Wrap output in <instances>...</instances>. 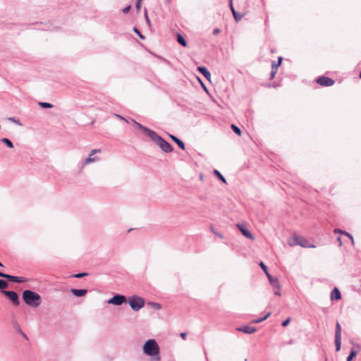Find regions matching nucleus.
Instances as JSON below:
<instances>
[{
	"label": "nucleus",
	"mask_w": 361,
	"mask_h": 361,
	"mask_svg": "<svg viewBox=\"0 0 361 361\" xmlns=\"http://www.w3.org/2000/svg\"><path fill=\"white\" fill-rule=\"evenodd\" d=\"M357 355V351L355 350L353 348L350 350V354L347 357V361H352L353 358Z\"/></svg>",
	"instance_id": "obj_24"
},
{
	"label": "nucleus",
	"mask_w": 361,
	"mask_h": 361,
	"mask_svg": "<svg viewBox=\"0 0 361 361\" xmlns=\"http://www.w3.org/2000/svg\"><path fill=\"white\" fill-rule=\"evenodd\" d=\"M127 302V298L124 295L116 294L108 300V304H113L115 305H121Z\"/></svg>",
	"instance_id": "obj_6"
},
{
	"label": "nucleus",
	"mask_w": 361,
	"mask_h": 361,
	"mask_svg": "<svg viewBox=\"0 0 361 361\" xmlns=\"http://www.w3.org/2000/svg\"><path fill=\"white\" fill-rule=\"evenodd\" d=\"M71 292L73 293V295L76 297H82L84 296L87 293V290L71 288Z\"/></svg>",
	"instance_id": "obj_16"
},
{
	"label": "nucleus",
	"mask_w": 361,
	"mask_h": 361,
	"mask_svg": "<svg viewBox=\"0 0 361 361\" xmlns=\"http://www.w3.org/2000/svg\"><path fill=\"white\" fill-rule=\"evenodd\" d=\"M134 126L138 130H142L145 134H146L149 138L152 137V135L154 134L155 131L142 126V124L139 123L138 122L133 121Z\"/></svg>",
	"instance_id": "obj_10"
},
{
	"label": "nucleus",
	"mask_w": 361,
	"mask_h": 361,
	"mask_svg": "<svg viewBox=\"0 0 361 361\" xmlns=\"http://www.w3.org/2000/svg\"><path fill=\"white\" fill-rule=\"evenodd\" d=\"M145 17L146 18V20L148 23H149V18L148 17V15H147V10L145 9Z\"/></svg>",
	"instance_id": "obj_43"
},
{
	"label": "nucleus",
	"mask_w": 361,
	"mask_h": 361,
	"mask_svg": "<svg viewBox=\"0 0 361 361\" xmlns=\"http://www.w3.org/2000/svg\"><path fill=\"white\" fill-rule=\"evenodd\" d=\"M39 106H41L43 109H50L52 108L54 106L53 104L48 103V102H39Z\"/></svg>",
	"instance_id": "obj_28"
},
{
	"label": "nucleus",
	"mask_w": 361,
	"mask_h": 361,
	"mask_svg": "<svg viewBox=\"0 0 361 361\" xmlns=\"http://www.w3.org/2000/svg\"><path fill=\"white\" fill-rule=\"evenodd\" d=\"M316 82L323 87H330L335 83V81L333 79L326 76L319 77Z\"/></svg>",
	"instance_id": "obj_9"
},
{
	"label": "nucleus",
	"mask_w": 361,
	"mask_h": 361,
	"mask_svg": "<svg viewBox=\"0 0 361 361\" xmlns=\"http://www.w3.org/2000/svg\"><path fill=\"white\" fill-rule=\"evenodd\" d=\"M238 331L243 332L245 334H251L256 331V328L254 326L245 325L237 329Z\"/></svg>",
	"instance_id": "obj_14"
},
{
	"label": "nucleus",
	"mask_w": 361,
	"mask_h": 361,
	"mask_svg": "<svg viewBox=\"0 0 361 361\" xmlns=\"http://www.w3.org/2000/svg\"><path fill=\"white\" fill-rule=\"evenodd\" d=\"M149 305L154 310H158L161 308V305L158 302H150Z\"/></svg>",
	"instance_id": "obj_29"
},
{
	"label": "nucleus",
	"mask_w": 361,
	"mask_h": 361,
	"mask_svg": "<svg viewBox=\"0 0 361 361\" xmlns=\"http://www.w3.org/2000/svg\"><path fill=\"white\" fill-rule=\"evenodd\" d=\"M267 278L270 284L274 288V293L276 295H281V286L279 281L278 278L273 277L270 274H267Z\"/></svg>",
	"instance_id": "obj_5"
},
{
	"label": "nucleus",
	"mask_w": 361,
	"mask_h": 361,
	"mask_svg": "<svg viewBox=\"0 0 361 361\" xmlns=\"http://www.w3.org/2000/svg\"><path fill=\"white\" fill-rule=\"evenodd\" d=\"M231 129L233 130V132L235 133H236L238 135H241V130L240 129L236 126L234 124H232L231 125Z\"/></svg>",
	"instance_id": "obj_31"
},
{
	"label": "nucleus",
	"mask_w": 361,
	"mask_h": 361,
	"mask_svg": "<svg viewBox=\"0 0 361 361\" xmlns=\"http://www.w3.org/2000/svg\"><path fill=\"white\" fill-rule=\"evenodd\" d=\"M144 354L151 357L154 361L161 360L160 348L155 339L147 340L142 346Z\"/></svg>",
	"instance_id": "obj_1"
},
{
	"label": "nucleus",
	"mask_w": 361,
	"mask_h": 361,
	"mask_svg": "<svg viewBox=\"0 0 361 361\" xmlns=\"http://www.w3.org/2000/svg\"><path fill=\"white\" fill-rule=\"evenodd\" d=\"M100 152H101V149H92L90 152L88 157L87 159H85L84 161H82V166H84L87 164H91V163L97 161L99 160V158L97 157H94V155L97 153H100Z\"/></svg>",
	"instance_id": "obj_7"
},
{
	"label": "nucleus",
	"mask_w": 361,
	"mask_h": 361,
	"mask_svg": "<svg viewBox=\"0 0 361 361\" xmlns=\"http://www.w3.org/2000/svg\"><path fill=\"white\" fill-rule=\"evenodd\" d=\"M9 119L15 123H18L15 118H10Z\"/></svg>",
	"instance_id": "obj_50"
},
{
	"label": "nucleus",
	"mask_w": 361,
	"mask_h": 361,
	"mask_svg": "<svg viewBox=\"0 0 361 361\" xmlns=\"http://www.w3.org/2000/svg\"><path fill=\"white\" fill-rule=\"evenodd\" d=\"M130 8L131 6H128L126 7H125L123 9V13H128L129 12V11L130 10Z\"/></svg>",
	"instance_id": "obj_39"
},
{
	"label": "nucleus",
	"mask_w": 361,
	"mask_h": 361,
	"mask_svg": "<svg viewBox=\"0 0 361 361\" xmlns=\"http://www.w3.org/2000/svg\"><path fill=\"white\" fill-rule=\"evenodd\" d=\"M177 42L183 47H185L187 46V42L185 37L180 34L177 35Z\"/></svg>",
	"instance_id": "obj_21"
},
{
	"label": "nucleus",
	"mask_w": 361,
	"mask_h": 361,
	"mask_svg": "<svg viewBox=\"0 0 361 361\" xmlns=\"http://www.w3.org/2000/svg\"><path fill=\"white\" fill-rule=\"evenodd\" d=\"M8 286V283L4 279H0V289L4 290Z\"/></svg>",
	"instance_id": "obj_30"
},
{
	"label": "nucleus",
	"mask_w": 361,
	"mask_h": 361,
	"mask_svg": "<svg viewBox=\"0 0 361 361\" xmlns=\"http://www.w3.org/2000/svg\"><path fill=\"white\" fill-rule=\"evenodd\" d=\"M290 317H288V318H287L286 319H285V320L282 322L281 326H283V327H285V326H288V324L290 323Z\"/></svg>",
	"instance_id": "obj_36"
},
{
	"label": "nucleus",
	"mask_w": 361,
	"mask_h": 361,
	"mask_svg": "<svg viewBox=\"0 0 361 361\" xmlns=\"http://www.w3.org/2000/svg\"><path fill=\"white\" fill-rule=\"evenodd\" d=\"M212 231L214 234L217 235L219 238H224V235H223L222 234H221V233H218V232H216V231H215L214 229H212Z\"/></svg>",
	"instance_id": "obj_41"
},
{
	"label": "nucleus",
	"mask_w": 361,
	"mask_h": 361,
	"mask_svg": "<svg viewBox=\"0 0 361 361\" xmlns=\"http://www.w3.org/2000/svg\"><path fill=\"white\" fill-rule=\"evenodd\" d=\"M142 0H137L136 3V8L139 10L140 8V4Z\"/></svg>",
	"instance_id": "obj_42"
},
{
	"label": "nucleus",
	"mask_w": 361,
	"mask_h": 361,
	"mask_svg": "<svg viewBox=\"0 0 361 361\" xmlns=\"http://www.w3.org/2000/svg\"><path fill=\"white\" fill-rule=\"evenodd\" d=\"M236 226L245 237L251 240L254 239L253 235L250 232V231L246 228L245 225L238 224Z\"/></svg>",
	"instance_id": "obj_11"
},
{
	"label": "nucleus",
	"mask_w": 361,
	"mask_h": 361,
	"mask_svg": "<svg viewBox=\"0 0 361 361\" xmlns=\"http://www.w3.org/2000/svg\"><path fill=\"white\" fill-rule=\"evenodd\" d=\"M115 116H116V117L119 118H120V119H121V120H123V121H127V120H126L124 117H123V116H120V115H118V114H115Z\"/></svg>",
	"instance_id": "obj_47"
},
{
	"label": "nucleus",
	"mask_w": 361,
	"mask_h": 361,
	"mask_svg": "<svg viewBox=\"0 0 361 361\" xmlns=\"http://www.w3.org/2000/svg\"><path fill=\"white\" fill-rule=\"evenodd\" d=\"M128 303L133 310L138 311L144 307L145 300L140 296L133 295L128 298Z\"/></svg>",
	"instance_id": "obj_4"
},
{
	"label": "nucleus",
	"mask_w": 361,
	"mask_h": 361,
	"mask_svg": "<svg viewBox=\"0 0 361 361\" xmlns=\"http://www.w3.org/2000/svg\"><path fill=\"white\" fill-rule=\"evenodd\" d=\"M169 137L174 142H176L178 145V147L180 149H185V144L182 140H180L178 137L173 135H169Z\"/></svg>",
	"instance_id": "obj_19"
},
{
	"label": "nucleus",
	"mask_w": 361,
	"mask_h": 361,
	"mask_svg": "<svg viewBox=\"0 0 361 361\" xmlns=\"http://www.w3.org/2000/svg\"><path fill=\"white\" fill-rule=\"evenodd\" d=\"M133 31L139 36L140 39H143L145 38V37L141 34L137 28L134 27Z\"/></svg>",
	"instance_id": "obj_34"
},
{
	"label": "nucleus",
	"mask_w": 361,
	"mask_h": 361,
	"mask_svg": "<svg viewBox=\"0 0 361 361\" xmlns=\"http://www.w3.org/2000/svg\"><path fill=\"white\" fill-rule=\"evenodd\" d=\"M221 32V30L219 28H215L214 30H213V34L214 35H216L218 34H219Z\"/></svg>",
	"instance_id": "obj_40"
},
{
	"label": "nucleus",
	"mask_w": 361,
	"mask_h": 361,
	"mask_svg": "<svg viewBox=\"0 0 361 361\" xmlns=\"http://www.w3.org/2000/svg\"><path fill=\"white\" fill-rule=\"evenodd\" d=\"M13 327L16 330V331L18 332L19 334L23 331L21 330V328L20 327L19 324L16 322L13 324Z\"/></svg>",
	"instance_id": "obj_35"
},
{
	"label": "nucleus",
	"mask_w": 361,
	"mask_h": 361,
	"mask_svg": "<svg viewBox=\"0 0 361 361\" xmlns=\"http://www.w3.org/2000/svg\"><path fill=\"white\" fill-rule=\"evenodd\" d=\"M337 241L338 242V245L341 247L343 244L341 237L337 238Z\"/></svg>",
	"instance_id": "obj_45"
},
{
	"label": "nucleus",
	"mask_w": 361,
	"mask_h": 361,
	"mask_svg": "<svg viewBox=\"0 0 361 361\" xmlns=\"http://www.w3.org/2000/svg\"><path fill=\"white\" fill-rule=\"evenodd\" d=\"M20 334L23 336V338H25L27 340L28 339L27 335L23 331L20 332Z\"/></svg>",
	"instance_id": "obj_48"
},
{
	"label": "nucleus",
	"mask_w": 361,
	"mask_h": 361,
	"mask_svg": "<svg viewBox=\"0 0 361 361\" xmlns=\"http://www.w3.org/2000/svg\"><path fill=\"white\" fill-rule=\"evenodd\" d=\"M6 279H8L12 282L19 283H23L26 281L25 279L23 277L12 276L10 274H8Z\"/></svg>",
	"instance_id": "obj_17"
},
{
	"label": "nucleus",
	"mask_w": 361,
	"mask_h": 361,
	"mask_svg": "<svg viewBox=\"0 0 361 361\" xmlns=\"http://www.w3.org/2000/svg\"><path fill=\"white\" fill-rule=\"evenodd\" d=\"M1 142L5 144L8 147L13 148V144L9 139L4 137L1 139Z\"/></svg>",
	"instance_id": "obj_25"
},
{
	"label": "nucleus",
	"mask_w": 361,
	"mask_h": 361,
	"mask_svg": "<svg viewBox=\"0 0 361 361\" xmlns=\"http://www.w3.org/2000/svg\"><path fill=\"white\" fill-rule=\"evenodd\" d=\"M213 173L221 181H222L224 183H226V178L218 170L214 169Z\"/></svg>",
	"instance_id": "obj_22"
},
{
	"label": "nucleus",
	"mask_w": 361,
	"mask_h": 361,
	"mask_svg": "<svg viewBox=\"0 0 361 361\" xmlns=\"http://www.w3.org/2000/svg\"><path fill=\"white\" fill-rule=\"evenodd\" d=\"M22 298L25 303L32 307H37L42 302L41 296L31 290H25L23 292Z\"/></svg>",
	"instance_id": "obj_2"
},
{
	"label": "nucleus",
	"mask_w": 361,
	"mask_h": 361,
	"mask_svg": "<svg viewBox=\"0 0 361 361\" xmlns=\"http://www.w3.org/2000/svg\"><path fill=\"white\" fill-rule=\"evenodd\" d=\"M180 336L182 338L185 339L187 334H186V333L183 332V333H180Z\"/></svg>",
	"instance_id": "obj_46"
},
{
	"label": "nucleus",
	"mask_w": 361,
	"mask_h": 361,
	"mask_svg": "<svg viewBox=\"0 0 361 361\" xmlns=\"http://www.w3.org/2000/svg\"><path fill=\"white\" fill-rule=\"evenodd\" d=\"M3 294L6 295L15 305H19V296L13 290H3Z\"/></svg>",
	"instance_id": "obj_8"
},
{
	"label": "nucleus",
	"mask_w": 361,
	"mask_h": 361,
	"mask_svg": "<svg viewBox=\"0 0 361 361\" xmlns=\"http://www.w3.org/2000/svg\"><path fill=\"white\" fill-rule=\"evenodd\" d=\"M334 233H340V234H343V235H345V236H347L350 240L351 242L353 243V238L351 234H350L349 233L345 231H343L340 228H335L334 231Z\"/></svg>",
	"instance_id": "obj_20"
},
{
	"label": "nucleus",
	"mask_w": 361,
	"mask_h": 361,
	"mask_svg": "<svg viewBox=\"0 0 361 361\" xmlns=\"http://www.w3.org/2000/svg\"><path fill=\"white\" fill-rule=\"evenodd\" d=\"M341 337V326L338 322L336 324L335 338Z\"/></svg>",
	"instance_id": "obj_23"
},
{
	"label": "nucleus",
	"mask_w": 361,
	"mask_h": 361,
	"mask_svg": "<svg viewBox=\"0 0 361 361\" xmlns=\"http://www.w3.org/2000/svg\"><path fill=\"white\" fill-rule=\"evenodd\" d=\"M270 315H271V312H269L267 313L263 317H261V318H259L257 319H254L252 321V323H255V324L260 323V322H263L264 320H265L266 319H267Z\"/></svg>",
	"instance_id": "obj_27"
},
{
	"label": "nucleus",
	"mask_w": 361,
	"mask_h": 361,
	"mask_svg": "<svg viewBox=\"0 0 361 361\" xmlns=\"http://www.w3.org/2000/svg\"><path fill=\"white\" fill-rule=\"evenodd\" d=\"M359 78H361V71H360V73L359 74Z\"/></svg>",
	"instance_id": "obj_52"
},
{
	"label": "nucleus",
	"mask_w": 361,
	"mask_h": 361,
	"mask_svg": "<svg viewBox=\"0 0 361 361\" xmlns=\"http://www.w3.org/2000/svg\"><path fill=\"white\" fill-rule=\"evenodd\" d=\"M0 267H4L3 264H2L1 262H0Z\"/></svg>",
	"instance_id": "obj_51"
},
{
	"label": "nucleus",
	"mask_w": 361,
	"mask_h": 361,
	"mask_svg": "<svg viewBox=\"0 0 361 361\" xmlns=\"http://www.w3.org/2000/svg\"><path fill=\"white\" fill-rule=\"evenodd\" d=\"M341 298V294L340 290L337 288H334L331 293V299L333 300H340Z\"/></svg>",
	"instance_id": "obj_18"
},
{
	"label": "nucleus",
	"mask_w": 361,
	"mask_h": 361,
	"mask_svg": "<svg viewBox=\"0 0 361 361\" xmlns=\"http://www.w3.org/2000/svg\"><path fill=\"white\" fill-rule=\"evenodd\" d=\"M281 64H279L278 62L276 63V61H272V63H271V68H276V70L277 71L278 69V67L280 66Z\"/></svg>",
	"instance_id": "obj_38"
},
{
	"label": "nucleus",
	"mask_w": 361,
	"mask_h": 361,
	"mask_svg": "<svg viewBox=\"0 0 361 361\" xmlns=\"http://www.w3.org/2000/svg\"><path fill=\"white\" fill-rule=\"evenodd\" d=\"M336 350L338 352L341 347V337L335 338Z\"/></svg>",
	"instance_id": "obj_26"
},
{
	"label": "nucleus",
	"mask_w": 361,
	"mask_h": 361,
	"mask_svg": "<svg viewBox=\"0 0 361 361\" xmlns=\"http://www.w3.org/2000/svg\"><path fill=\"white\" fill-rule=\"evenodd\" d=\"M229 7L231 8V11L232 12V14L233 16V18H234L236 22H239L243 18V15L238 13L235 10V8L233 7V0H229Z\"/></svg>",
	"instance_id": "obj_13"
},
{
	"label": "nucleus",
	"mask_w": 361,
	"mask_h": 361,
	"mask_svg": "<svg viewBox=\"0 0 361 361\" xmlns=\"http://www.w3.org/2000/svg\"><path fill=\"white\" fill-rule=\"evenodd\" d=\"M277 71L276 70V68H271V71L270 73V79H272L274 78Z\"/></svg>",
	"instance_id": "obj_37"
},
{
	"label": "nucleus",
	"mask_w": 361,
	"mask_h": 361,
	"mask_svg": "<svg viewBox=\"0 0 361 361\" xmlns=\"http://www.w3.org/2000/svg\"><path fill=\"white\" fill-rule=\"evenodd\" d=\"M259 266L267 276V274H269L268 272L267 267L262 262H260Z\"/></svg>",
	"instance_id": "obj_33"
},
{
	"label": "nucleus",
	"mask_w": 361,
	"mask_h": 361,
	"mask_svg": "<svg viewBox=\"0 0 361 361\" xmlns=\"http://www.w3.org/2000/svg\"><path fill=\"white\" fill-rule=\"evenodd\" d=\"M295 243L298 245H300L303 247H314L313 245H309L307 241L301 236H296L295 238Z\"/></svg>",
	"instance_id": "obj_12"
},
{
	"label": "nucleus",
	"mask_w": 361,
	"mask_h": 361,
	"mask_svg": "<svg viewBox=\"0 0 361 361\" xmlns=\"http://www.w3.org/2000/svg\"><path fill=\"white\" fill-rule=\"evenodd\" d=\"M87 275H88V274L87 272H82V273H78V274H73V275H72V277L77 278V279H81V278H82L84 276H86Z\"/></svg>",
	"instance_id": "obj_32"
},
{
	"label": "nucleus",
	"mask_w": 361,
	"mask_h": 361,
	"mask_svg": "<svg viewBox=\"0 0 361 361\" xmlns=\"http://www.w3.org/2000/svg\"><path fill=\"white\" fill-rule=\"evenodd\" d=\"M150 139L164 152L169 153L172 152L173 147L171 145L161 136H159L156 132L154 133Z\"/></svg>",
	"instance_id": "obj_3"
},
{
	"label": "nucleus",
	"mask_w": 361,
	"mask_h": 361,
	"mask_svg": "<svg viewBox=\"0 0 361 361\" xmlns=\"http://www.w3.org/2000/svg\"><path fill=\"white\" fill-rule=\"evenodd\" d=\"M7 276H8V274H5L2 271H0V277H2V278H4V279H6L7 278Z\"/></svg>",
	"instance_id": "obj_44"
},
{
	"label": "nucleus",
	"mask_w": 361,
	"mask_h": 361,
	"mask_svg": "<svg viewBox=\"0 0 361 361\" xmlns=\"http://www.w3.org/2000/svg\"><path fill=\"white\" fill-rule=\"evenodd\" d=\"M197 71L200 73L206 79L210 80L211 73L206 67L199 66L197 67Z\"/></svg>",
	"instance_id": "obj_15"
},
{
	"label": "nucleus",
	"mask_w": 361,
	"mask_h": 361,
	"mask_svg": "<svg viewBox=\"0 0 361 361\" xmlns=\"http://www.w3.org/2000/svg\"><path fill=\"white\" fill-rule=\"evenodd\" d=\"M282 61H283V57H282V56H279V57L278 58V63H279V64H281Z\"/></svg>",
	"instance_id": "obj_49"
}]
</instances>
